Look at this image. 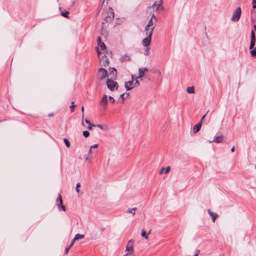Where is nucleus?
Returning a JSON list of instances; mask_svg holds the SVG:
<instances>
[{
    "label": "nucleus",
    "instance_id": "46",
    "mask_svg": "<svg viewBox=\"0 0 256 256\" xmlns=\"http://www.w3.org/2000/svg\"><path fill=\"white\" fill-rule=\"evenodd\" d=\"M116 70L114 68H112V72H114L115 73H116ZM115 74L116 75V74Z\"/></svg>",
    "mask_w": 256,
    "mask_h": 256
},
{
    "label": "nucleus",
    "instance_id": "34",
    "mask_svg": "<svg viewBox=\"0 0 256 256\" xmlns=\"http://www.w3.org/2000/svg\"><path fill=\"white\" fill-rule=\"evenodd\" d=\"M92 127H96V124H90L89 125V126H88V129L90 130L92 129Z\"/></svg>",
    "mask_w": 256,
    "mask_h": 256
},
{
    "label": "nucleus",
    "instance_id": "2",
    "mask_svg": "<svg viewBox=\"0 0 256 256\" xmlns=\"http://www.w3.org/2000/svg\"><path fill=\"white\" fill-rule=\"evenodd\" d=\"M156 18L154 14H152L150 19V20L148 24L144 28V32H150L152 33V31L154 30V24L152 21V18Z\"/></svg>",
    "mask_w": 256,
    "mask_h": 256
},
{
    "label": "nucleus",
    "instance_id": "9",
    "mask_svg": "<svg viewBox=\"0 0 256 256\" xmlns=\"http://www.w3.org/2000/svg\"><path fill=\"white\" fill-rule=\"evenodd\" d=\"M256 42V36L254 34V30H252L251 32V40H250V50H252L254 48Z\"/></svg>",
    "mask_w": 256,
    "mask_h": 256
},
{
    "label": "nucleus",
    "instance_id": "24",
    "mask_svg": "<svg viewBox=\"0 0 256 256\" xmlns=\"http://www.w3.org/2000/svg\"><path fill=\"white\" fill-rule=\"evenodd\" d=\"M250 54L252 56L254 57L256 56V47L255 48H254L253 49L250 50Z\"/></svg>",
    "mask_w": 256,
    "mask_h": 256
},
{
    "label": "nucleus",
    "instance_id": "52",
    "mask_svg": "<svg viewBox=\"0 0 256 256\" xmlns=\"http://www.w3.org/2000/svg\"><path fill=\"white\" fill-rule=\"evenodd\" d=\"M106 64H108V60L107 58L106 60Z\"/></svg>",
    "mask_w": 256,
    "mask_h": 256
},
{
    "label": "nucleus",
    "instance_id": "12",
    "mask_svg": "<svg viewBox=\"0 0 256 256\" xmlns=\"http://www.w3.org/2000/svg\"><path fill=\"white\" fill-rule=\"evenodd\" d=\"M224 136L220 135L219 136H214L213 140H210L209 142L212 143V142H215L216 143H221L224 140Z\"/></svg>",
    "mask_w": 256,
    "mask_h": 256
},
{
    "label": "nucleus",
    "instance_id": "47",
    "mask_svg": "<svg viewBox=\"0 0 256 256\" xmlns=\"http://www.w3.org/2000/svg\"><path fill=\"white\" fill-rule=\"evenodd\" d=\"M92 153V149H90L89 151H88V156H90Z\"/></svg>",
    "mask_w": 256,
    "mask_h": 256
},
{
    "label": "nucleus",
    "instance_id": "40",
    "mask_svg": "<svg viewBox=\"0 0 256 256\" xmlns=\"http://www.w3.org/2000/svg\"><path fill=\"white\" fill-rule=\"evenodd\" d=\"M70 248L69 246L68 248H66L64 250V254H67Z\"/></svg>",
    "mask_w": 256,
    "mask_h": 256
},
{
    "label": "nucleus",
    "instance_id": "39",
    "mask_svg": "<svg viewBox=\"0 0 256 256\" xmlns=\"http://www.w3.org/2000/svg\"><path fill=\"white\" fill-rule=\"evenodd\" d=\"M76 242V240H74V239H73L72 240V242L70 244V246H69V247H70V248L73 246L74 242Z\"/></svg>",
    "mask_w": 256,
    "mask_h": 256
},
{
    "label": "nucleus",
    "instance_id": "50",
    "mask_svg": "<svg viewBox=\"0 0 256 256\" xmlns=\"http://www.w3.org/2000/svg\"><path fill=\"white\" fill-rule=\"evenodd\" d=\"M81 110H82V114H84V106H82V108H81Z\"/></svg>",
    "mask_w": 256,
    "mask_h": 256
},
{
    "label": "nucleus",
    "instance_id": "42",
    "mask_svg": "<svg viewBox=\"0 0 256 256\" xmlns=\"http://www.w3.org/2000/svg\"><path fill=\"white\" fill-rule=\"evenodd\" d=\"M142 68V71L144 72H148V69L146 68Z\"/></svg>",
    "mask_w": 256,
    "mask_h": 256
},
{
    "label": "nucleus",
    "instance_id": "36",
    "mask_svg": "<svg viewBox=\"0 0 256 256\" xmlns=\"http://www.w3.org/2000/svg\"><path fill=\"white\" fill-rule=\"evenodd\" d=\"M108 98L110 100V102H112V103H114L115 102L114 99L112 96H110L108 97Z\"/></svg>",
    "mask_w": 256,
    "mask_h": 256
},
{
    "label": "nucleus",
    "instance_id": "51",
    "mask_svg": "<svg viewBox=\"0 0 256 256\" xmlns=\"http://www.w3.org/2000/svg\"><path fill=\"white\" fill-rule=\"evenodd\" d=\"M253 28H254V29L252 30H256V24H254V26H253Z\"/></svg>",
    "mask_w": 256,
    "mask_h": 256
},
{
    "label": "nucleus",
    "instance_id": "5",
    "mask_svg": "<svg viewBox=\"0 0 256 256\" xmlns=\"http://www.w3.org/2000/svg\"><path fill=\"white\" fill-rule=\"evenodd\" d=\"M114 18V12L112 8H109L108 10V12H107V14L104 20L106 22H111Z\"/></svg>",
    "mask_w": 256,
    "mask_h": 256
},
{
    "label": "nucleus",
    "instance_id": "44",
    "mask_svg": "<svg viewBox=\"0 0 256 256\" xmlns=\"http://www.w3.org/2000/svg\"><path fill=\"white\" fill-rule=\"evenodd\" d=\"M149 49L150 48H148L146 51V55L148 56L149 54Z\"/></svg>",
    "mask_w": 256,
    "mask_h": 256
},
{
    "label": "nucleus",
    "instance_id": "18",
    "mask_svg": "<svg viewBox=\"0 0 256 256\" xmlns=\"http://www.w3.org/2000/svg\"><path fill=\"white\" fill-rule=\"evenodd\" d=\"M96 127H98L104 130H108V126L106 124H96Z\"/></svg>",
    "mask_w": 256,
    "mask_h": 256
},
{
    "label": "nucleus",
    "instance_id": "4",
    "mask_svg": "<svg viewBox=\"0 0 256 256\" xmlns=\"http://www.w3.org/2000/svg\"><path fill=\"white\" fill-rule=\"evenodd\" d=\"M106 85L108 88L111 90L113 91L114 89L118 90V85L117 82L113 80L108 79L106 80Z\"/></svg>",
    "mask_w": 256,
    "mask_h": 256
},
{
    "label": "nucleus",
    "instance_id": "29",
    "mask_svg": "<svg viewBox=\"0 0 256 256\" xmlns=\"http://www.w3.org/2000/svg\"><path fill=\"white\" fill-rule=\"evenodd\" d=\"M82 134L84 137L87 138L89 136L90 132L87 130H84Z\"/></svg>",
    "mask_w": 256,
    "mask_h": 256
},
{
    "label": "nucleus",
    "instance_id": "11",
    "mask_svg": "<svg viewBox=\"0 0 256 256\" xmlns=\"http://www.w3.org/2000/svg\"><path fill=\"white\" fill-rule=\"evenodd\" d=\"M100 104L104 110L106 108L108 104V96L106 94H104L102 96L100 100Z\"/></svg>",
    "mask_w": 256,
    "mask_h": 256
},
{
    "label": "nucleus",
    "instance_id": "53",
    "mask_svg": "<svg viewBox=\"0 0 256 256\" xmlns=\"http://www.w3.org/2000/svg\"><path fill=\"white\" fill-rule=\"evenodd\" d=\"M97 52H98V55H100V51H99L98 50H97Z\"/></svg>",
    "mask_w": 256,
    "mask_h": 256
},
{
    "label": "nucleus",
    "instance_id": "28",
    "mask_svg": "<svg viewBox=\"0 0 256 256\" xmlns=\"http://www.w3.org/2000/svg\"><path fill=\"white\" fill-rule=\"evenodd\" d=\"M76 106V104H74V102H72L71 103V106H70V108L71 110V112H73L74 111V108Z\"/></svg>",
    "mask_w": 256,
    "mask_h": 256
},
{
    "label": "nucleus",
    "instance_id": "13",
    "mask_svg": "<svg viewBox=\"0 0 256 256\" xmlns=\"http://www.w3.org/2000/svg\"><path fill=\"white\" fill-rule=\"evenodd\" d=\"M208 214L212 216V222H214L218 217V214L216 213L212 212L210 209L208 210Z\"/></svg>",
    "mask_w": 256,
    "mask_h": 256
},
{
    "label": "nucleus",
    "instance_id": "38",
    "mask_svg": "<svg viewBox=\"0 0 256 256\" xmlns=\"http://www.w3.org/2000/svg\"><path fill=\"white\" fill-rule=\"evenodd\" d=\"M124 96H125V94H122L120 95V98H122V100H124L125 99V97H124Z\"/></svg>",
    "mask_w": 256,
    "mask_h": 256
},
{
    "label": "nucleus",
    "instance_id": "31",
    "mask_svg": "<svg viewBox=\"0 0 256 256\" xmlns=\"http://www.w3.org/2000/svg\"><path fill=\"white\" fill-rule=\"evenodd\" d=\"M208 113V112H207L206 114H205L201 118L200 122H201V124L203 122L206 116V114Z\"/></svg>",
    "mask_w": 256,
    "mask_h": 256
},
{
    "label": "nucleus",
    "instance_id": "37",
    "mask_svg": "<svg viewBox=\"0 0 256 256\" xmlns=\"http://www.w3.org/2000/svg\"><path fill=\"white\" fill-rule=\"evenodd\" d=\"M98 144H93V145L90 146V149L94 148H98Z\"/></svg>",
    "mask_w": 256,
    "mask_h": 256
},
{
    "label": "nucleus",
    "instance_id": "1",
    "mask_svg": "<svg viewBox=\"0 0 256 256\" xmlns=\"http://www.w3.org/2000/svg\"><path fill=\"white\" fill-rule=\"evenodd\" d=\"M134 242L132 240H130L128 242L126 249V250L128 251V252L124 256H127L129 255L132 256L133 254L134 250Z\"/></svg>",
    "mask_w": 256,
    "mask_h": 256
},
{
    "label": "nucleus",
    "instance_id": "7",
    "mask_svg": "<svg viewBox=\"0 0 256 256\" xmlns=\"http://www.w3.org/2000/svg\"><path fill=\"white\" fill-rule=\"evenodd\" d=\"M107 76L108 72L106 69L104 68H100L99 69L98 73V78L102 80L105 78Z\"/></svg>",
    "mask_w": 256,
    "mask_h": 256
},
{
    "label": "nucleus",
    "instance_id": "10",
    "mask_svg": "<svg viewBox=\"0 0 256 256\" xmlns=\"http://www.w3.org/2000/svg\"><path fill=\"white\" fill-rule=\"evenodd\" d=\"M162 0H158L156 1L150 8H156L158 10L160 8H162Z\"/></svg>",
    "mask_w": 256,
    "mask_h": 256
},
{
    "label": "nucleus",
    "instance_id": "22",
    "mask_svg": "<svg viewBox=\"0 0 256 256\" xmlns=\"http://www.w3.org/2000/svg\"><path fill=\"white\" fill-rule=\"evenodd\" d=\"M64 142L66 146V147H68V148H70V142L69 140L67 138H64Z\"/></svg>",
    "mask_w": 256,
    "mask_h": 256
},
{
    "label": "nucleus",
    "instance_id": "15",
    "mask_svg": "<svg viewBox=\"0 0 256 256\" xmlns=\"http://www.w3.org/2000/svg\"><path fill=\"white\" fill-rule=\"evenodd\" d=\"M130 56L128 54H124L120 58V61L122 62H127L130 60Z\"/></svg>",
    "mask_w": 256,
    "mask_h": 256
},
{
    "label": "nucleus",
    "instance_id": "30",
    "mask_svg": "<svg viewBox=\"0 0 256 256\" xmlns=\"http://www.w3.org/2000/svg\"><path fill=\"white\" fill-rule=\"evenodd\" d=\"M80 186V182H78L77 184H76V190L77 192H80V190H79V188Z\"/></svg>",
    "mask_w": 256,
    "mask_h": 256
},
{
    "label": "nucleus",
    "instance_id": "8",
    "mask_svg": "<svg viewBox=\"0 0 256 256\" xmlns=\"http://www.w3.org/2000/svg\"><path fill=\"white\" fill-rule=\"evenodd\" d=\"M124 86L127 90H130L132 88H134L136 87L134 86V79L133 75H132V80H131L128 81L124 83Z\"/></svg>",
    "mask_w": 256,
    "mask_h": 256
},
{
    "label": "nucleus",
    "instance_id": "14",
    "mask_svg": "<svg viewBox=\"0 0 256 256\" xmlns=\"http://www.w3.org/2000/svg\"><path fill=\"white\" fill-rule=\"evenodd\" d=\"M202 124L201 122H198V124L195 125L193 128V132L194 133L198 132L200 129Z\"/></svg>",
    "mask_w": 256,
    "mask_h": 256
},
{
    "label": "nucleus",
    "instance_id": "57",
    "mask_svg": "<svg viewBox=\"0 0 256 256\" xmlns=\"http://www.w3.org/2000/svg\"><path fill=\"white\" fill-rule=\"evenodd\" d=\"M255 168H256V166L255 167Z\"/></svg>",
    "mask_w": 256,
    "mask_h": 256
},
{
    "label": "nucleus",
    "instance_id": "49",
    "mask_svg": "<svg viewBox=\"0 0 256 256\" xmlns=\"http://www.w3.org/2000/svg\"><path fill=\"white\" fill-rule=\"evenodd\" d=\"M234 146H233L232 147V148H231V152H234Z\"/></svg>",
    "mask_w": 256,
    "mask_h": 256
},
{
    "label": "nucleus",
    "instance_id": "26",
    "mask_svg": "<svg viewBox=\"0 0 256 256\" xmlns=\"http://www.w3.org/2000/svg\"><path fill=\"white\" fill-rule=\"evenodd\" d=\"M98 46H100L101 50H104L106 49V46L104 42L99 44Z\"/></svg>",
    "mask_w": 256,
    "mask_h": 256
},
{
    "label": "nucleus",
    "instance_id": "16",
    "mask_svg": "<svg viewBox=\"0 0 256 256\" xmlns=\"http://www.w3.org/2000/svg\"><path fill=\"white\" fill-rule=\"evenodd\" d=\"M170 170V166H169L166 167V168H162V169L160 170V171L159 173L160 174H162L164 172V170H165L164 173L167 174L169 172Z\"/></svg>",
    "mask_w": 256,
    "mask_h": 256
},
{
    "label": "nucleus",
    "instance_id": "41",
    "mask_svg": "<svg viewBox=\"0 0 256 256\" xmlns=\"http://www.w3.org/2000/svg\"><path fill=\"white\" fill-rule=\"evenodd\" d=\"M97 41H98V44H100V43H102L101 41V38L100 37H98Z\"/></svg>",
    "mask_w": 256,
    "mask_h": 256
},
{
    "label": "nucleus",
    "instance_id": "3",
    "mask_svg": "<svg viewBox=\"0 0 256 256\" xmlns=\"http://www.w3.org/2000/svg\"><path fill=\"white\" fill-rule=\"evenodd\" d=\"M241 13L242 11L240 8L238 7L236 8L233 12L232 16L231 18V20L234 22H238L240 20Z\"/></svg>",
    "mask_w": 256,
    "mask_h": 256
},
{
    "label": "nucleus",
    "instance_id": "48",
    "mask_svg": "<svg viewBox=\"0 0 256 256\" xmlns=\"http://www.w3.org/2000/svg\"><path fill=\"white\" fill-rule=\"evenodd\" d=\"M84 114H82V126H84Z\"/></svg>",
    "mask_w": 256,
    "mask_h": 256
},
{
    "label": "nucleus",
    "instance_id": "56",
    "mask_svg": "<svg viewBox=\"0 0 256 256\" xmlns=\"http://www.w3.org/2000/svg\"><path fill=\"white\" fill-rule=\"evenodd\" d=\"M72 4H74V2H72Z\"/></svg>",
    "mask_w": 256,
    "mask_h": 256
},
{
    "label": "nucleus",
    "instance_id": "20",
    "mask_svg": "<svg viewBox=\"0 0 256 256\" xmlns=\"http://www.w3.org/2000/svg\"><path fill=\"white\" fill-rule=\"evenodd\" d=\"M138 78L142 79V78L144 76V72L142 71V68H140L138 69Z\"/></svg>",
    "mask_w": 256,
    "mask_h": 256
},
{
    "label": "nucleus",
    "instance_id": "33",
    "mask_svg": "<svg viewBox=\"0 0 256 256\" xmlns=\"http://www.w3.org/2000/svg\"><path fill=\"white\" fill-rule=\"evenodd\" d=\"M252 8H256V0H252Z\"/></svg>",
    "mask_w": 256,
    "mask_h": 256
},
{
    "label": "nucleus",
    "instance_id": "35",
    "mask_svg": "<svg viewBox=\"0 0 256 256\" xmlns=\"http://www.w3.org/2000/svg\"><path fill=\"white\" fill-rule=\"evenodd\" d=\"M138 78H136L135 82H134V84L135 86H138L139 85V82L138 80Z\"/></svg>",
    "mask_w": 256,
    "mask_h": 256
},
{
    "label": "nucleus",
    "instance_id": "21",
    "mask_svg": "<svg viewBox=\"0 0 256 256\" xmlns=\"http://www.w3.org/2000/svg\"><path fill=\"white\" fill-rule=\"evenodd\" d=\"M186 92L189 94L194 93V86H188L186 88Z\"/></svg>",
    "mask_w": 256,
    "mask_h": 256
},
{
    "label": "nucleus",
    "instance_id": "17",
    "mask_svg": "<svg viewBox=\"0 0 256 256\" xmlns=\"http://www.w3.org/2000/svg\"><path fill=\"white\" fill-rule=\"evenodd\" d=\"M84 234H78L75 236L74 239V240L76 241V240H80V239H82L84 238Z\"/></svg>",
    "mask_w": 256,
    "mask_h": 256
},
{
    "label": "nucleus",
    "instance_id": "27",
    "mask_svg": "<svg viewBox=\"0 0 256 256\" xmlns=\"http://www.w3.org/2000/svg\"><path fill=\"white\" fill-rule=\"evenodd\" d=\"M57 206L60 210L61 208L64 211H66V208L64 205H62H62L58 204Z\"/></svg>",
    "mask_w": 256,
    "mask_h": 256
},
{
    "label": "nucleus",
    "instance_id": "23",
    "mask_svg": "<svg viewBox=\"0 0 256 256\" xmlns=\"http://www.w3.org/2000/svg\"><path fill=\"white\" fill-rule=\"evenodd\" d=\"M141 235L142 237L144 238L145 239L148 240V236H146V232L145 230H142Z\"/></svg>",
    "mask_w": 256,
    "mask_h": 256
},
{
    "label": "nucleus",
    "instance_id": "43",
    "mask_svg": "<svg viewBox=\"0 0 256 256\" xmlns=\"http://www.w3.org/2000/svg\"><path fill=\"white\" fill-rule=\"evenodd\" d=\"M84 121L86 124H88V125L91 124L90 120L88 119H86Z\"/></svg>",
    "mask_w": 256,
    "mask_h": 256
},
{
    "label": "nucleus",
    "instance_id": "55",
    "mask_svg": "<svg viewBox=\"0 0 256 256\" xmlns=\"http://www.w3.org/2000/svg\"><path fill=\"white\" fill-rule=\"evenodd\" d=\"M126 94V96H128V94H128V93H127V94Z\"/></svg>",
    "mask_w": 256,
    "mask_h": 256
},
{
    "label": "nucleus",
    "instance_id": "19",
    "mask_svg": "<svg viewBox=\"0 0 256 256\" xmlns=\"http://www.w3.org/2000/svg\"><path fill=\"white\" fill-rule=\"evenodd\" d=\"M137 208H128V210L126 211V213L128 214H132L133 216L135 214V212Z\"/></svg>",
    "mask_w": 256,
    "mask_h": 256
},
{
    "label": "nucleus",
    "instance_id": "25",
    "mask_svg": "<svg viewBox=\"0 0 256 256\" xmlns=\"http://www.w3.org/2000/svg\"><path fill=\"white\" fill-rule=\"evenodd\" d=\"M57 202H60V205H62V196L59 194L58 195V198H57Z\"/></svg>",
    "mask_w": 256,
    "mask_h": 256
},
{
    "label": "nucleus",
    "instance_id": "54",
    "mask_svg": "<svg viewBox=\"0 0 256 256\" xmlns=\"http://www.w3.org/2000/svg\"><path fill=\"white\" fill-rule=\"evenodd\" d=\"M86 160H88V157H86Z\"/></svg>",
    "mask_w": 256,
    "mask_h": 256
},
{
    "label": "nucleus",
    "instance_id": "45",
    "mask_svg": "<svg viewBox=\"0 0 256 256\" xmlns=\"http://www.w3.org/2000/svg\"><path fill=\"white\" fill-rule=\"evenodd\" d=\"M200 253V250H196V253L194 256H198V254Z\"/></svg>",
    "mask_w": 256,
    "mask_h": 256
},
{
    "label": "nucleus",
    "instance_id": "6",
    "mask_svg": "<svg viewBox=\"0 0 256 256\" xmlns=\"http://www.w3.org/2000/svg\"><path fill=\"white\" fill-rule=\"evenodd\" d=\"M147 36V37L144 38L142 41V44L144 46H148L151 42L152 36V33L150 32H145Z\"/></svg>",
    "mask_w": 256,
    "mask_h": 256
},
{
    "label": "nucleus",
    "instance_id": "32",
    "mask_svg": "<svg viewBox=\"0 0 256 256\" xmlns=\"http://www.w3.org/2000/svg\"><path fill=\"white\" fill-rule=\"evenodd\" d=\"M69 14V12L66 11V12H62V15L64 16V17H66V18H68V14Z\"/></svg>",
    "mask_w": 256,
    "mask_h": 256
}]
</instances>
